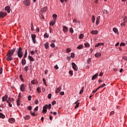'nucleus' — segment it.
<instances>
[{
	"mask_svg": "<svg viewBox=\"0 0 127 127\" xmlns=\"http://www.w3.org/2000/svg\"><path fill=\"white\" fill-rule=\"evenodd\" d=\"M16 50V49L15 48L12 49V50H9L7 54L6 55L7 58L6 60L7 61H12V60H13V58H12V55H13V54L14 52H15V51Z\"/></svg>",
	"mask_w": 127,
	"mask_h": 127,
	"instance_id": "1",
	"label": "nucleus"
},
{
	"mask_svg": "<svg viewBox=\"0 0 127 127\" xmlns=\"http://www.w3.org/2000/svg\"><path fill=\"white\" fill-rule=\"evenodd\" d=\"M16 52L17 54V56L19 58H22V56H23V52H22V48L19 47L18 48Z\"/></svg>",
	"mask_w": 127,
	"mask_h": 127,
	"instance_id": "2",
	"label": "nucleus"
},
{
	"mask_svg": "<svg viewBox=\"0 0 127 127\" xmlns=\"http://www.w3.org/2000/svg\"><path fill=\"white\" fill-rule=\"evenodd\" d=\"M52 105H51V104H49L48 105H46L43 107L42 113L44 114H46L47 113V109H49V110H51V107Z\"/></svg>",
	"mask_w": 127,
	"mask_h": 127,
	"instance_id": "3",
	"label": "nucleus"
},
{
	"mask_svg": "<svg viewBox=\"0 0 127 127\" xmlns=\"http://www.w3.org/2000/svg\"><path fill=\"white\" fill-rule=\"evenodd\" d=\"M31 38L32 39L33 43L35 44V43H36V39H35L36 38V35H35V34H32Z\"/></svg>",
	"mask_w": 127,
	"mask_h": 127,
	"instance_id": "4",
	"label": "nucleus"
},
{
	"mask_svg": "<svg viewBox=\"0 0 127 127\" xmlns=\"http://www.w3.org/2000/svg\"><path fill=\"white\" fill-rule=\"evenodd\" d=\"M23 3L25 6H29V5H30V1L29 0H24Z\"/></svg>",
	"mask_w": 127,
	"mask_h": 127,
	"instance_id": "5",
	"label": "nucleus"
},
{
	"mask_svg": "<svg viewBox=\"0 0 127 127\" xmlns=\"http://www.w3.org/2000/svg\"><path fill=\"white\" fill-rule=\"evenodd\" d=\"M71 65L72 66V68L73 70H75V71H78V66H77V65H76V64H75V63H72Z\"/></svg>",
	"mask_w": 127,
	"mask_h": 127,
	"instance_id": "6",
	"label": "nucleus"
},
{
	"mask_svg": "<svg viewBox=\"0 0 127 127\" xmlns=\"http://www.w3.org/2000/svg\"><path fill=\"white\" fill-rule=\"evenodd\" d=\"M20 90L21 92H24L25 91V85L22 84L20 86Z\"/></svg>",
	"mask_w": 127,
	"mask_h": 127,
	"instance_id": "7",
	"label": "nucleus"
},
{
	"mask_svg": "<svg viewBox=\"0 0 127 127\" xmlns=\"http://www.w3.org/2000/svg\"><path fill=\"white\" fill-rule=\"evenodd\" d=\"M6 12H3V11H0V17L3 18V17L6 16Z\"/></svg>",
	"mask_w": 127,
	"mask_h": 127,
	"instance_id": "8",
	"label": "nucleus"
},
{
	"mask_svg": "<svg viewBox=\"0 0 127 127\" xmlns=\"http://www.w3.org/2000/svg\"><path fill=\"white\" fill-rule=\"evenodd\" d=\"M8 98V96L5 95L2 97V102H5V101H7V98Z\"/></svg>",
	"mask_w": 127,
	"mask_h": 127,
	"instance_id": "9",
	"label": "nucleus"
},
{
	"mask_svg": "<svg viewBox=\"0 0 127 127\" xmlns=\"http://www.w3.org/2000/svg\"><path fill=\"white\" fill-rule=\"evenodd\" d=\"M5 10H6L7 12L8 13H9V12H10V6H6L5 7Z\"/></svg>",
	"mask_w": 127,
	"mask_h": 127,
	"instance_id": "10",
	"label": "nucleus"
},
{
	"mask_svg": "<svg viewBox=\"0 0 127 127\" xmlns=\"http://www.w3.org/2000/svg\"><path fill=\"white\" fill-rule=\"evenodd\" d=\"M21 64L23 66H24L26 64V60L25 59H22L21 61Z\"/></svg>",
	"mask_w": 127,
	"mask_h": 127,
	"instance_id": "11",
	"label": "nucleus"
},
{
	"mask_svg": "<svg viewBox=\"0 0 127 127\" xmlns=\"http://www.w3.org/2000/svg\"><path fill=\"white\" fill-rule=\"evenodd\" d=\"M9 123H10V124H13L14 122H15V120L13 118H10L8 120Z\"/></svg>",
	"mask_w": 127,
	"mask_h": 127,
	"instance_id": "12",
	"label": "nucleus"
},
{
	"mask_svg": "<svg viewBox=\"0 0 127 127\" xmlns=\"http://www.w3.org/2000/svg\"><path fill=\"white\" fill-rule=\"evenodd\" d=\"M63 31L64 32H68V27H66V26H64Z\"/></svg>",
	"mask_w": 127,
	"mask_h": 127,
	"instance_id": "13",
	"label": "nucleus"
},
{
	"mask_svg": "<svg viewBox=\"0 0 127 127\" xmlns=\"http://www.w3.org/2000/svg\"><path fill=\"white\" fill-rule=\"evenodd\" d=\"M104 45V43H99L95 45V47H99V46H102Z\"/></svg>",
	"mask_w": 127,
	"mask_h": 127,
	"instance_id": "14",
	"label": "nucleus"
},
{
	"mask_svg": "<svg viewBox=\"0 0 127 127\" xmlns=\"http://www.w3.org/2000/svg\"><path fill=\"white\" fill-rule=\"evenodd\" d=\"M78 102H79V100H77V101H76L74 104H76L74 109H77V108H78L79 107V105H80V103H78Z\"/></svg>",
	"mask_w": 127,
	"mask_h": 127,
	"instance_id": "15",
	"label": "nucleus"
},
{
	"mask_svg": "<svg viewBox=\"0 0 127 127\" xmlns=\"http://www.w3.org/2000/svg\"><path fill=\"white\" fill-rule=\"evenodd\" d=\"M113 31L116 33V34H119V31L118 30V28L114 27L113 28Z\"/></svg>",
	"mask_w": 127,
	"mask_h": 127,
	"instance_id": "16",
	"label": "nucleus"
},
{
	"mask_svg": "<svg viewBox=\"0 0 127 127\" xmlns=\"http://www.w3.org/2000/svg\"><path fill=\"white\" fill-rule=\"evenodd\" d=\"M60 91H61V86H60L59 87H58L57 90H56V94H57L58 93H59L60 92Z\"/></svg>",
	"mask_w": 127,
	"mask_h": 127,
	"instance_id": "17",
	"label": "nucleus"
},
{
	"mask_svg": "<svg viewBox=\"0 0 127 127\" xmlns=\"http://www.w3.org/2000/svg\"><path fill=\"white\" fill-rule=\"evenodd\" d=\"M44 46H45L46 49H48V48H49V44L48 43V42L44 44Z\"/></svg>",
	"mask_w": 127,
	"mask_h": 127,
	"instance_id": "18",
	"label": "nucleus"
},
{
	"mask_svg": "<svg viewBox=\"0 0 127 127\" xmlns=\"http://www.w3.org/2000/svg\"><path fill=\"white\" fill-rule=\"evenodd\" d=\"M91 34H98V32L97 30H92L91 32Z\"/></svg>",
	"mask_w": 127,
	"mask_h": 127,
	"instance_id": "19",
	"label": "nucleus"
},
{
	"mask_svg": "<svg viewBox=\"0 0 127 127\" xmlns=\"http://www.w3.org/2000/svg\"><path fill=\"white\" fill-rule=\"evenodd\" d=\"M28 58L30 61H31V62H33V61H34V59L32 57L28 56Z\"/></svg>",
	"mask_w": 127,
	"mask_h": 127,
	"instance_id": "20",
	"label": "nucleus"
},
{
	"mask_svg": "<svg viewBox=\"0 0 127 127\" xmlns=\"http://www.w3.org/2000/svg\"><path fill=\"white\" fill-rule=\"evenodd\" d=\"M98 73L95 74L94 76H92V80H95L96 79V78H97V77H98Z\"/></svg>",
	"mask_w": 127,
	"mask_h": 127,
	"instance_id": "21",
	"label": "nucleus"
},
{
	"mask_svg": "<svg viewBox=\"0 0 127 127\" xmlns=\"http://www.w3.org/2000/svg\"><path fill=\"white\" fill-rule=\"evenodd\" d=\"M53 18L54 20H56L57 19V15L56 14H54L53 15Z\"/></svg>",
	"mask_w": 127,
	"mask_h": 127,
	"instance_id": "22",
	"label": "nucleus"
},
{
	"mask_svg": "<svg viewBox=\"0 0 127 127\" xmlns=\"http://www.w3.org/2000/svg\"><path fill=\"white\" fill-rule=\"evenodd\" d=\"M27 57V50H26L25 51V54L23 57V59L26 58Z\"/></svg>",
	"mask_w": 127,
	"mask_h": 127,
	"instance_id": "23",
	"label": "nucleus"
},
{
	"mask_svg": "<svg viewBox=\"0 0 127 127\" xmlns=\"http://www.w3.org/2000/svg\"><path fill=\"white\" fill-rule=\"evenodd\" d=\"M101 55H102L101 54V53H97L96 54H95V57H96V58H98V57H100L101 56Z\"/></svg>",
	"mask_w": 127,
	"mask_h": 127,
	"instance_id": "24",
	"label": "nucleus"
},
{
	"mask_svg": "<svg viewBox=\"0 0 127 127\" xmlns=\"http://www.w3.org/2000/svg\"><path fill=\"white\" fill-rule=\"evenodd\" d=\"M6 103H7V104H8V105L9 107H10V108H11V107H12V104H11V103H10V102H9V101L7 100Z\"/></svg>",
	"mask_w": 127,
	"mask_h": 127,
	"instance_id": "25",
	"label": "nucleus"
},
{
	"mask_svg": "<svg viewBox=\"0 0 127 127\" xmlns=\"http://www.w3.org/2000/svg\"><path fill=\"white\" fill-rule=\"evenodd\" d=\"M24 119L26 120H29L30 119V116L29 115H26L24 117Z\"/></svg>",
	"mask_w": 127,
	"mask_h": 127,
	"instance_id": "26",
	"label": "nucleus"
},
{
	"mask_svg": "<svg viewBox=\"0 0 127 127\" xmlns=\"http://www.w3.org/2000/svg\"><path fill=\"white\" fill-rule=\"evenodd\" d=\"M0 118L1 119H4V118H5V116H4L2 113H0Z\"/></svg>",
	"mask_w": 127,
	"mask_h": 127,
	"instance_id": "27",
	"label": "nucleus"
},
{
	"mask_svg": "<svg viewBox=\"0 0 127 127\" xmlns=\"http://www.w3.org/2000/svg\"><path fill=\"white\" fill-rule=\"evenodd\" d=\"M83 92H84V87H82L79 92V95L83 94Z\"/></svg>",
	"mask_w": 127,
	"mask_h": 127,
	"instance_id": "28",
	"label": "nucleus"
},
{
	"mask_svg": "<svg viewBox=\"0 0 127 127\" xmlns=\"http://www.w3.org/2000/svg\"><path fill=\"white\" fill-rule=\"evenodd\" d=\"M44 38H49V35H48L47 33H45L44 35Z\"/></svg>",
	"mask_w": 127,
	"mask_h": 127,
	"instance_id": "29",
	"label": "nucleus"
},
{
	"mask_svg": "<svg viewBox=\"0 0 127 127\" xmlns=\"http://www.w3.org/2000/svg\"><path fill=\"white\" fill-rule=\"evenodd\" d=\"M106 86V84L104 83L102 85H100L97 88V89H100V88H104Z\"/></svg>",
	"mask_w": 127,
	"mask_h": 127,
	"instance_id": "30",
	"label": "nucleus"
},
{
	"mask_svg": "<svg viewBox=\"0 0 127 127\" xmlns=\"http://www.w3.org/2000/svg\"><path fill=\"white\" fill-rule=\"evenodd\" d=\"M83 38H84V34H80V35L79 36V39H83Z\"/></svg>",
	"mask_w": 127,
	"mask_h": 127,
	"instance_id": "31",
	"label": "nucleus"
},
{
	"mask_svg": "<svg viewBox=\"0 0 127 127\" xmlns=\"http://www.w3.org/2000/svg\"><path fill=\"white\" fill-rule=\"evenodd\" d=\"M8 101H9V102H14V99H13V98L8 97Z\"/></svg>",
	"mask_w": 127,
	"mask_h": 127,
	"instance_id": "32",
	"label": "nucleus"
},
{
	"mask_svg": "<svg viewBox=\"0 0 127 127\" xmlns=\"http://www.w3.org/2000/svg\"><path fill=\"white\" fill-rule=\"evenodd\" d=\"M55 23H56V22L55 21H53L50 22V25H52V26H53Z\"/></svg>",
	"mask_w": 127,
	"mask_h": 127,
	"instance_id": "33",
	"label": "nucleus"
},
{
	"mask_svg": "<svg viewBox=\"0 0 127 127\" xmlns=\"http://www.w3.org/2000/svg\"><path fill=\"white\" fill-rule=\"evenodd\" d=\"M83 48V45H80L77 47V49H82Z\"/></svg>",
	"mask_w": 127,
	"mask_h": 127,
	"instance_id": "34",
	"label": "nucleus"
},
{
	"mask_svg": "<svg viewBox=\"0 0 127 127\" xmlns=\"http://www.w3.org/2000/svg\"><path fill=\"white\" fill-rule=\"evenodd\" d=\"M95 19H96V18H95V16L93 15L92 17V21L93 23H94V22H95Z\"/></svg>",
	"mask_w": 127,
	"mask_h": 127,
	"instance_id": "35",
	"label": "nucleus"
},
{
	"mask_svg": "<svg viewBox=\"0 0 127 127\" xmlns=\"http://www.w3.org/2000/svg\"><path fill=\"white\" fill-rule=\"evenodd\" d=\"M24 70L26 72H27L28 71V66H25V67L24 68Z\"/></svg>",
	"mask_w": 127,
	"mask_h": 127,
	"instance_id": "36",
	"label": "nucleus"
},
{
	"mask_svg": "<svg viewBox=\"0 0 127 127\" xmlns=\"http://www.w3.org/2000/svg\"><path fill=\"white\" fill-rule=\"evenodd\" d=\"M48 9V8L47 7H44V8L43 9V12H44L45 11H47Z\"/></svg>",
	"mask_w": 127,
	"mask_h": 127,
	"instance_id": "37",
	"label": "nucleus"
},
{
	"mask_svg": "<svg viewBox=\"0 0 127 127\" xmlns=\"http://www.w3.org/2000/svg\"><path fill=\"white\" fill-rule=\"evenodd\" d=\"M50 46H51V47H52V48H55V44L52 43L50 44Z\"/></svg>",
	"mask_w": 127,
	"mask_h": 127,
	"instance_id": "38",
	"label": "nucleus"
},
{
	"mask_svg": "<svg viewBox=\"0 0 127 127\" xmlns=\"http://www.w3.org/2000/svg\"><path fill=\"white\" fill-rule=\"evenodd\" d=\"M37 92H38L39 93H41V89H40V87H38L37 88Z\"/></svg>",
	"mask_w": 127,
	"mask_h": 127,
	"instance_id": "39",
	"label": "nucleus"
},
{
	"mask_svg": "<svg viewBox=\"0 0 127 127\" xmlns=\"http://www.w3.org/2000/svg\"><path fill=\"white\" fill-rule=\"evenodd\" d=\"M30 114L32 116H33L34 117H35V116H36V114H35V113L32 112V111H30Z\"/></svg>",
	"mask_w": 127,
	"mask_h": 127,
	"instance_id": "40",
	"label": "nucleus"
},
{
	"mask_svg": "<svg viewBox=\"0 0 127 127\" xmlns=\"http://www.w3.org/2000/svg\"><path fill=\"white\" fill-rule=\"evenodd\" d=\"M87 63L90 64L91 63V58H88L87 60Z\"/></svg>",
	"mask_w": 127,
	"mask_h": 127,
	"instance_id": "41",
	"label": "nucleus"
},
{
	"mask_svg": "<svg viewBox=\"0 0 127 127\" xmlns=\"http://www.w3.org/2000/svg\"><path fill=\"white\" fill-rule=\"evenodd\" d=\"M84 46L86 47H90V44L87 43L84 44Z\"/></svg>",
	"mask_w": 127,
	"mask_h": 127,
	"instance_id": "42",
	"label": "nucleus"
},
{
	"mask_svg": "<svg viewBox=\"0 0 127 127\" xmlns=\"http://www.w3.org/2000/svg\"><path fill=\"white\" fill-rule=\"evenodd\" d=\"M69 32L70 33H73L74 32V30H73V28L71 27L69 29Z\"/></svg>",
	"mask_w": 127,
	"mask_h": 127,
	"instance_id": "43",
	"label": "nucleus"
},
{
	"mask_svg": "<svg viewBox=\"0 0 127 127\" xmlns=\"http://www.w3.org/2000/svg\"><path fill=\"white\" fill-rule=\"evenodd\" d=\"M31 29L32 31H33L34 30V29L33 28V23L32 22L31 24Z\"/></svg>",
	"mask_w": 127,
	"mask_h": 127,
	"instance_id": "44",
	"label": "nucleus"
},
{
	"mask_svg": "<svg viewBox=\"0 0 127 127\" xmlns=\"http://www.w3.org/2000/svg\"><path fill=\"white\" fill-rule=\"evenodd\" d=\"M70 57L71 58H74L75 57V54L71 53V55H70Z\"/></svg>",
	"mask_w": 127,
	"mask_h": 127,
	"instance_id": "45",
	"label": "nucleus"
},
{
	"mask_svg": "<svg viewBox=\"0 0 127 127\" xmlns=\"http://www.w3.org/2000/svg\"><path fill=\"white\" fill-rule=\"evenodd\" d=\"M37 111H38V106H36L34 109V112H37Z\"/></svg>",
	"mask_w": 127,
	"mask_h": 127,
	"instance_id": "46",
	"label": "nucleus"
},
{
	"mask_svg": "<svg viewBox=\"0 0 127 127\" xmlns=\"http://www.w3.org/2000/svg\"><path fill=\"white\" fill-rule=\"evenodd\" d=\"M52 105L53 106H54V105H56V101L55 100H54L52 102Z\"/></svg>",
	"mask_w": 127,
	"mask_h": 127,
	"instance_id": "47",
	"label": "nucleus"
},
{
	"mask_svg": "<svg viewBox=\"0 0 127 127\" xmlns=\"http://www.w3.org/2000/svg\"><path fill=\"white\" fill-rule=\"evenodd\" d=\"M121 26H126V22H123L121 24Z\"/></svg>",
	"mask_w": 127,
	"mask_h": 127,
	"instance_id": "48",
	"label": "nucleus"
},
{
	"mask_svg": "<svg viewBox=\"0 0 127 127\" xmlns=\"http://www.w3.org/2000/svg\"><path fill=\"white\" fill-rule=\"evenodd\" d=\"M52 96V94L51 93L49 94V95L48 96V99H51Z\"/></svg>",
	"mask_w": 127,
	"mask_h": 127,
	"instance_id": "49",
	"label": "nucleus"
},
{
	"mask_svg": "<svg viewBox=\"0 0 127 127\" xmlns=\"http://www.w3.org/2000/svg\"><path fill=\"white\" fill-rule=\"evenodd\" d=\"M69 74L70 76H72L73 75V71L72 70H69Z\"/></svg>",
	"mask_w": 127,
	"mask_h": 127,
	"instance_id": "50",
	"label": "nucleus"
},
{
	"mask_svg": "<svg viewBox=\"0 0 127 127\" xmlns=\"http://www.w3.org/2000/svg\"><path fill=\"white\" fill-rule=\"evenodd\" d=\"M31 98H32V97L31 95H29L28 97V101H31Z\"/></svg>",
	"mask_w": 127,
	"mask_h": 127,
	"instance_id": "51",
	"label": "nucleus"
},
{
	"mask_svg": "<svg viewBox=\"0 0 127 127\" xmlns=\"http://www.w3.org/2000/svg\"><path fill=\"white\" fill-rule=\"evenodd\" d=\"M27 109L29 110V111H31L32 110V107L31 106H28Z\"/></svg>",
	"mask_w": 127,
	"mask_h": 127,
	"instance_id": "52",
	"label": "nucleus"
},
{
	"mask_svg": "<svg viewBox=\"0 0 127 127\" xmlns=\"http://www.w3.org/2000/svg\"><path fill=\"white\" fill-rule=\"evenodd\" d=\"M66 51H67V53H69V52H71V49H70V48H67V49H66Z\"/></svg>",
	"mask_w": 127,
	"mask_h": 127,
	"instance_id": "53",
	"label": "nucleus"
},
{
	"mask_svg": "<svg viewBox=\"0 0 127 127\" xmlns=\"http://www.w3.org/2000/svg\"><path fill=\"white\" fill-rule=\"evenodd\" d=\"M54 68L56 70H58V69H59V67H58V65H56L55 66H54Z\"/></svg>",
	"mask_w": 127,
	"mask_h": 127,
	"instance_id": "54",
	"label": "nucleus"
},
{
	"mask_svg": "<svg viewBox=\"0 0 127 127\" xmlns=\"http://www.w3.org/2000/svg\"><path fill=\"white\" fill-rule=\"evenodd\" d=\"M123 59L124 60H125V61H127V57H126V56H124V57H123Z\"/></svg>",
	"mask_w": 127,
	"mask_h": 127,
	"instance_id": "55",
	"label": "nucleus"
},
{
	"mask_svg": "<svg viewBox=\"0 0 127 127\" xmlns=\"http://www.w3.org/2000/svg\"><path fill=\"white\" fill-rule=\"evenodd\" d=\"M120 46H126V43H121L120 44Z\"/></svg>",
	"mask_w": 127,
	"mask_h": 127,
	"instance_id": "56",
	"label": "nucleus"
},
{
	"mask_svg": "<svg viewBox=\"0 0 127 127\" xmlns=\"http://www.w3.org/2000/svg\"><path fill=\"white\" fill-rule=\"evenodd\" d=\"M31 84H32V85H35V80H32L31 82Z\"/></svg>",
	"mask_w": 127,
	"mask_h": 127,
	"instance_id": "57",
	"label": "nucleus"
},
{
	"mask_svg": "<svg viewBox=\"0 0 127 127\" xmlns=\"http://www.w3.org/2000/svg\"><path fill=\"white\" fill-rule=\"evenodd\" d=\"M99 23H100V20H96V25H99Z\"/></svg>",
	"mask_w": 127,
	"mask_h": 127,
	"instance_id": "58",
	"label": "nucleus"
},
{
	"mask_svg": "<svg viewBox=\"0 0 127 127\" xmlns=\"http://www.w3.org/2000/svg\"><path fill=\"white\" fill-rule=\"evenodd\" d=\"M30 53H31V55H34V54H35V53L34 52V51H31L30 52Z\"/></svg>",
	"mask_w": 127,
	"mask_h": 127,
	"instance_id": "59",
	"label": "nucleus"
},
{
	"mask_svg": "<svg viewBox=\"0 0 127 127\" xmlns=\"http://www.w3.org/2000/svg\"><path fill=\"white\" fill-rule=\"evenodd\" d=\"M73 22H79V21L77 20V19H74L73 20Z\"/></svg>",
	"mask_w": 127,
	"mask_h": 127,
	"instance_id": "60",
	"label": "nucleus"
},
{
	"mask_svg": "<svg viewBox=\"0 0 127 127\" xmlns=\"http://www.w3.org/2000/svg\"><path fill=\"white\" fill-rule=\"evenodd\" d=\"M64 91H62L60 93V95H61V96H63L64 95Z\"/></svg>",
	"mask_w": 127,
	"mask_h": 127,
	"instance_id": "61",
	"label": "nucleus"
},
{
	"mask_svg": "<svg viewBox=\"0 0 127 127\" xmlns=\"http://www.w3.org/2000/svg\"><path fill=\"white\" fill-rule=\"evenodd\" d=\"M124 22H127V17H125V18H124Z\"/></svg>",
	"mask_w": 127,
	"mask_h": 127,
	"instance_id": "62",
	"label": "nucleus"
},
{
	"mask_svg": "<svg viewBox=\"0 0 127 127\" xmlns=\"http://www.w3.org/2000/svg\"><path fill=\"white\" fill-rule=\"evenodd\" d=\"M114 114H115V112L111 111L110 115V116H113V115H114Z\"/></svg>",
	"mask_w": 127,
	"mask_h": 127,
	"instance_id": "63",
	"label": "nucleus"
},
{
	"mask_svg": "<svg viewBox=\"0 0 127 127\" xmlns=\"http://www.w3.org/2000/svg\"><path fill=\"white\" fill-rule=\"evenodd\" d=\"M2 74V68L0 67V74Z\"/></svg>",
	"mask_w": 127,
	"mask_h": 127,
	"instance_id": "64",
	"label": "nucleus"
}]
</instances>
